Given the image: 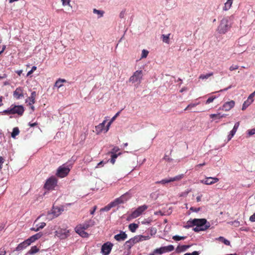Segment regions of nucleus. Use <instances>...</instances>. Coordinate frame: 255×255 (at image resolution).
<instances>
[{"label":"nucleus","mask_w":255,"mask_h":255,"mask_svg":"<svg viewBox=\"0 0 255 255\" xmlns=\"http://www.w3.org/2000/svg\"><path fill=\"white\" fill-rule=\"evenodd\" d=\"M207 220L205 219H194L187 221L184 227L186 229L196 226L193 228V231L198 232L201 231H205L210 227V224L207 225Z\"/></svg>","instance_id":"nucleus-1"},{"label":"nucleus","mask_w":255,"mask_h":255,"mask_svg":"<svg viewBox=\"0 0 255 255\" xmlns=\"http://www.w3.org/2000/svg\"><path fill=\"white\" fill-rule=\"evenodd\" d=\"M24 111V109L22 106L11 105L10 108L4 110L2 113L7 115L17 114L19 116H22Z\"/></svg>","instance_id":"nucleus-2"},{"label":"nucleus","mask_w":255,"mask_h":255,"mask_svg":"<svg viewBox=\"0 0 255 255\" xmlns=\"http://www.w3.org/2000/svg\"><path fill=\"white\" fill-rule=\"evenodd\" d=\"M231 27V25L229 24L228 18L224 17L220 21L217 30L220 34H225L230 29Z\"/></svg>","instance_id":"nucleus-3"},{"label":"nucleus","mask_w":255,"mask_h":255,"mask_svg":"<svg viewBox=\"0 0 255 255\" xmlns=\"http://www.w3.org/2000/svg\"><path fill=\"white\" fill-rule=\"evenodd\" d=\"M130 197L131 195L129 192H127L120 197L115 199L113 202H111V203L114 207H115L119 204H121L126 202L130 198Z\"/></svg>","instance_id":"nucleus-4"},{"label":"nucleus","mask_w":255,"mask_h":255,"mask_svg":"<svg viewBox=\"0 0 255 255\" xmlns=\"http://www.w3.org/2000/svg\"><path fill=\"white\" fill-rule=\"evenodd\" d=\"M57 184V179L54 176L47 179L44 185V188L47 190H54Z\"/></svg>","instance_id":"nucleus-5"},{"label":"nucleus","mask_w":255,"mask_h":255,"mask_svg":"<svg viewBox=\"0 0 255 255\" xmlns=\"http://www.w3.org/2000/svg\"><path fill=\"white\" fill-rule=\"evenodd\" d=\"M143 72L142 70H137L134 72L133 75L129 78V82L132 83H140L142 79Z\"/></svg>","instance_id":"nucleus-6"},{"label":"nucleus","mask_w":255,"mask_h":255,"mask_svg":"<svg viewBox=\"0 0 255 255\" xmlns=\"http://www.w3.org/2000/svg\"><path fill=\"white\" fill-rule=\"evenodd\" d=\"M70 169L69 167L65 166L64 165L58 167L56 175L60 178L66 177L69 173Z\"/></svg>","instance_id":"nucleus-7"},{"label":"nucleus","mask_w":255,"mask_h":255,"mask_svg":"<svg viewBox=\"0 0 255 255\" xmlns=\"http://www.w3.org/2000/svg\"><path fill=\"white\" fill-rule=\"evenodd\" d=\"M113 244L110 242L104 244L101 248V253L103 255H108L111 252Z\"/></svg>","instance_id":"nucleus-8"},{"label":"nucleus","mask_w":255,"mask_h":255,"mask_svg":"<svg viewBox=\"0 0 255 255\" xmlns=\"http://www.w3.org/2000/svg\"><path fill=\"white\" fill-rule=\"evenodd\" d=\"M174 247L173 245H169L167 246L162 247L160 248L156 249L154 250V253H157L158 255H162L163 253L169 252L173 251Z\"/></svg>","instance_id":"nucleus-9"},{"label":"nucleus","mask_w":255,"mask_h":255,"mask_svg":"<svg viewBox=\"0 0 255 255\" xmlns=\"http://www.w3.org/2000/svg\"><path fill=\"white\" fill-rule=\"evenodd\" d=\"M147 209V206L144 205L138 207L131 214V217L136 218L139 216L144 211Z\"/></svg>","instance_id":"nucleus-10"},{"label":"nucleus","mask_w":255,"mask_h":255,"mask_svg":"<svg viewBox=\"0 0 255 255\" xmlns=\"http://www.w3.org/2000/svg\"><path fill=\"white\" fill-rule=\"evenodd\" d=\"M183 177V175H178L174 177H171L169 179H164L160 181L157 182V183H160L162 184H165L171 182H174L175 181H179Z\"/></svg>","instance_id":"nucleus-11"},{"label":"nucleus","mask_w":255,"mask_h":255,"mask_svg":"<svg viewBox=\"0 0 255 255\" xmlns=\"http://www.w3.org/2000/svg\"><path fill=\"white\" fill-rule=\"evenodd\" d=\"M235 105V102L233 100H231L229 102H226L222 107H220L219 110L224 111L226 112L230 111L232 109Z\"/></svg>","instance_id":"nucleus-12"},{"label":"nucleus","mask_w":255,"mask_h":255,"mask_svg":"<svg viewBox=\"0 0 255 255\" xmlns=\"http://www.w3.org/2000/svg\"><path fill=\"white\" fill-rule=\"evenodd\" d=\"M107 120H105L102 123L100 124L98 126L95 127V131L97 134H99L104 131V132H107L106 131V127H105V124L107 123Z\"/></svg>","instance_id":"nucleus-13"},{"label":"nucleus","mask_w":255,"mask_h":255,"mask_svg":"<svg viewBox=\"0 0 255 255\" xmlns=\"http://www.w3.org/2000/svg\"><path fill=\"white\" fill-rule=\"evenodd\" d=\"M55 233L56 236L61 239H64L67 237L69 232L66 229H59Z\"/></svg>","instance_id":"nucleus-14"},{"label":"nucleus","mask_w":255,"mask_h":255,"mask_svg":"<svg viewBox=\"0 0 255 255\" xmlns=\"http://www.w3.org/2000/svg\"><path fill=\"white\" fill-rule=\"evenodd\" d=\"M95 225V221L92 220H89L86 221L83 224H80L78 227L87 230L88 228L93 226Z\"/></svg>","instance_id":"nucleus-15"},{"label":"nucleus","mask_w":255,"mask_h":255,"mask_svg":"<svg viewBox=\"0 0 255 255\" xmlns=\"http://www.w3.org/2000/svg\"><path fill=\"white\" fill-rule=\"evenodd\" d=\"M13 96L16 99H19L23 97V92L22 88H17L13 92Z\"/></svg>","instance_id":"nucleus-16"},{"label":"nucleus","mask_w":255,"mask_h":255,"mask_svg":"<svg viewBox=\"0 0 255 255\" xmlns=\"http://www.w3.org/2000/svg\"><path fill=\"white\" fill-rule=\"evenodd\" d=\"M219 180V178L216 177H207L202 182L206 185H212L217 182Z\"/></svg>","instance_id":"nucleus-17"},{"label":"nucleus","mask_w":255,"mask_h":255,"mask_svg":"<svg viewBox=\"0 0 255 255\" xmlns=\"http://www.w3.org/2000/svg\"><path fill=\"white\" fill-rule=\"evenodd\" d=\"M63 210V207H53L51 214L53 215V217H57L61 214Z\"/></svg>","instance_id":"nucleus-18"},{"label":"nucleus","mask_w":255,"mask_h":255,"mask_svg":"<svg viewBox=\"0 0 255 255\" xmlns=\"http://www.w3.org/2000/svg\"><path fill=\"white\" fill-rule=\"evenodd\" d=\"M128 237L125 232L121 231L120 234L114 236V239L119 242L125 241Z\"/></svg>","instance_id":"nucleus-19"},{"label":"nucleus","mask_w":255,"mask_h":255,"mask_svg":"<svg viewBox=\"0 0 255 255\" xmlns=\"http://www.w3.org/2000/svg\"><path fill=\"white\" fill-rule=\"evenodd\" d=\"M239 126H240L239 122L236 123L235 124L233 129L230 131V133L229 135H228V140H231V138L234 136V135L236 133V132L239 128Z\"/></svg>","instance_id":"nucleus-20"},{"label":"nucleus","mask_w":255,"mask_h":255,"mask_svg":"<svg viewBox=\"0 0 255 255\" xmlns=\"http://www.w3.org/2000/svg\"><path fill=\"white\" fill-rule=\"evenodd\" d=\"M85 230L78 226L76 228V231L79 235L83 238H87L89 236V234L85 232Z\"/></svg>","instance_id":"nucleus-21"},{"label":"nucleus","mask_w":255,"mask_h":255,"mask_svg":"<svg viewBox=\"0 0 255 255\" xmlns=\"http://www.w3.org/2000/svg\"><path fill=\"white\" fill-rule=\"evenodd\" d=\"M29 245L26 241V240L24 241L23 242L20 243L16 248L15 250L16 251H20L26 248Z\"/></svg>","instance_id":"nucleus-22"},{"label":"nucleus","mask_w":255,"mask_h":255,"mask_svg":"<svg viewBox=\"0 0 255 255\" xmlns=\"http://www.w3.org/2000/svg\"><path fill=\"white\" fill-rule=\"evenodd\" d=\"M37 94L35 91H33L31 93V95L28 97V99L29 100V105H33L35 103V98Z\"/></svg>","instance_id":"nucleus-23"},{"label":"nucleus","mask_w":255,"mask_h":255,"mask_svg":"<svg viewBox=\"0 0 255 255\" xmlns=\"http://www.w3.org/2000/svg\"><path fill=\"white\" fill-rule=\"evenodd\" d=\"M190 247H191V245L178 246L176 249V251L177 253H181L182 252H184L187 249L189 248Z\"/></svg>","instance_id":"nucleus-24"},{"label":"nucleus","mask_w":255,"mask_h":255,"mask_svg":"<svg viewBox=\"0 0 255 255\" xmlns=\"http://www.w3.org/2000/svg\"><path fill=\"white\" fill-rule=\"evenodd\" d=\"M109 154H111V160L110 162L113 164H114L116 162V158L118 157V156L121 155L122 154L121 152H119L118 153H109Z\"/></svg>","instance_id":"nucleus-25"},{"label":"nucleus","mask_w":255,"mask_h":255,"mask_svg":"<svg viewBox=\"0 0 255 255\" xmlns=\"http://www.w3.org/2000/svg\"><path fill=\"white\" fill-rule=\"evenodd\" d=\"M39 218V217L35 221L34 224L36 227V229L35 230L39 231L40 229H43L45 226L46 224L44 222H41L39 224H36L38 219Z\"/></svg>","instance_id":"nucleus-26"},{"label":"nucleus","mask_w":255,"mask_h":255,"mask_svg":"<svg viewBox=\"0 0 255 255\" xmlns=\"http://www.w3.org/2000/svg\"><path fill=\"white\" fill-rule=\"evenodd\" d=\"M39 251V249L36 246H32L30 250L27 252V254L29 255H33Z\"/></svg>","instance_id":"nucleus-27"},{"label":"nucleus","mask_w":255,"mask_h":255,"mask_svg":"<svg viewBox=\"0 0 255 255\" xmlns=\"http://www.w3.org/2000/svg\"><path fill=\"white\" fill-rule=\"evenodd\" d=\"M65 82H66V80L63 79H59L56 81L54 86L59 88L63 86V83Z\"/></svg>","instance_id":"nucleus-28"},{"label":"nucleus","mask_w":255,"mask_h":255,"mask_svg":"<svg viewBox=\"0 0 255 255\" xmlns=\"http://www.w3.org/2000/svg\"><path fill=\"white\" fill-rule=\"evenodd\" d=\"M233 2V0H228L227 2L225 3V5L223 7V10L225 11L229 10L232 6Z\"/></svg>","instance_id":"nucleus-29"},{"label":"nucleus","mask_w":255,"mask_h":255,"mask_svg":"<svg viewBox=\"0 0 255 255\" xmlns=\"http://www.w3.org/2000/svg\"><path fill=\"white\" fill-rule=\"evenodd\" d=\"M138 227V225L135 223H131L128 226L129 230L132 233L135 232Z\"/></svg>","instance_id":"nucleus-30"},{"label":"nucleus","mask_w":255,"mask_h":255,"mask_svg":"<svg viewBox=\"0 0 255 255\" xmlns=\"http://www.w3.org/2000/svg\"><path fill=\"white\" fill-rule=\"evenodd\" d=\"M226 116V114L221 115L220 113H218L216 114H211L210 115V117L211 118H215L217 119H220L221 118H224Z\"/></svg>","instance_id":"nucleus-31"},{"label":"nucleus","mask_w":255,"mask_h":255,"mask_svg":"<svg viewBox=\"0 0 255 255\" xmlns=\"http://www.w3.org/2000/svg\"><path fill=\"white\" fill-rule=\"evenodd\" d=\"M119 113H117L116 115L113 117L112 119L109 121L108 123V124L106 126V131H108L110 127L111 126L112 123L113 122V121L115 120L116 118L118 116Z\"/></svg>","instance_id":"nucleus-32"},{"label":"nucleus","mask_w":255,"mask_h":255,"mask_svg":"<svg viewBox=\"0 0 255 255\" xmlns=\"http://www.w3.org/2000/svg\"><path fill=\"white\" fill-rule=\"evenodd\" d=\"M213 75V72H211V73H208L206 75H204V74H201L199 76V79H202V80H204V79H208V78H209L210 77L212 76Z\"/></svg>","instance_id":"nucleus-33"},{"label":"nucleus","mask_w":255,"mask_h":255,"mask_svg":"<svg viewBox=\"0 0 255 255\" xmlns=\"http://www.w3.org/2000/svg\"><path fill=\"white\" fill-rule=\"evenodd\" d=\"M19 133V129L17 127H15L13 128L12 132L11 133V137L13 138H15L16 135H17Z\"/></svg>","instance_id":"nucleus-34"},{"label":"nucleus","mask_w":255,"mask_h":255,"mask_svg":"<svg viewBox=\"0 0 255 255\" xmlns=\"http://www.w3.org/2000/svg\"><path fill=\"white\" fill-rule=\"evenodd\" d=\"M114 206L112 205V203L111 202L109 204H108L107 206L104 207V208H102L101 209V211H109L112 208H113Z\"/></svg>","instance_id":"nucleus-35"},{"label":"nucleus","mask_w":255,"mask_h":255,"mask_svg":"<svg viewBox=\"0 0 255 255\" xmlns=\"http://www.w3.org/2000/svg\"><path fill=\"white\" fill-rule=\"evenodd\" d=\"M218 240L224 243L226 245H227V246H229L230 245V242L229 241L226 240V239H225L224 237H220L219 238H218Z\"/></svg>","instance_id":"nucleus-36"},{"label":"nucleus","mask_w":255,"mask_h":255,"mask_svg":"<svg viewBox=\"0 0 255 255\" xmlns=\"http://www.w3.org/2000/svg\"><path fill=\"white\" fill-rule=\"evenodd\" d=\"M129 241H131V243L134 245L135 244L138 243L140 241L139 236L134 237L133 238L129 239Z\"/></svg>","instance_id":"nucleus-37"},{"label":"nucleus","mask_w":255,"mask_h":255,"mask_svg":"<svg viewBox=\"0 0 255 255\" xmlns=\"http://www.w3.org/2000/svg\"><path fill=\"white\" fill-rule=\"evenodd\" d=\"M169 35H170V34H168V35H164V34H163L162 35V37L163 38V41L166 43H169Z\"/></svg>","instance_id":"nucleus-38"},{"label":"nucleus","mask_w":255,"mask_h":255,"mask_svg":"<svg viewBox=\"0 0 255 255\" xmlns=\"http://www.w3.org/2000/svg\"><path fill=\"white\" fill-rule=\"evenodd\" d=\"M93 12L94 13L97 14L99 15V17H101L103 16V14L104 13V11L102 10H98L96 8H94L93 9Z\"/></svg>","instance_id":"nucleus-39"},{"label":"nucleus","mask_w":255,"mask_h":255,"mask_svg":"<svg viewBox=\"0 0 255 255\" xmlns=\"http://www.w3.org/2000/svg\"><path fill=\"white\" fill-rule=\"evenodd\" d=\"M120 149L118 146H114L111 151L109 152V153H118V152H120Z\"/></svg>","instance_id":"nucleus-40"},{"label":"nucleus","mask_w":255,"mask_h":255,"mask_svg":"<svg viewBox=\"0 0 255 255\" xmlns=\"http://www.w3.org/2000/svg\"><path fill=\"white\" fill-rule=\"evenodd\" d=\"M125 246L126 248H127L128 250H130V248L133 246V245L131 243V241H127L125 244Z\"/></svg>","instance_id":"nucleus-41"},{"label":"nucleus","mask_w":255,"mask_h":255,"mask_svg":"<svg viewBox=\"0 0 255 255\" xmlns=\"http://www.w3.org/2000/svg\"><path fill=\"white\" fill-rule=\"evenodd\" d=\"M199 104V103H194V104H189V105L187 106V107L184 109V111L190 110L192 108L197 106Z\"/></svg>","instance_id":"nucleus-42"},{"label":"nucleus","mask_w":255,"mask_h":255,"mask_svg":"<svg viewBox=\"0 0 255 255\" xmlns=\"http://www.w3.org/2000/svg\"><path fill=\"white\" fill-rule=\"evenodd\" d=\"M36 241L33 236H31L30 238L26 240V241L28 244L29 246L31 245V243L34 242Z\"/></svg>","instance_id":"nucleus-43"},{"label":"nucleus","mask_w":255,"mask_h":255,"mask_svg":"<svg viewBox=\"0 0 255 255\" xmlns=\"http://www.w3.org/2000/svg\"><path fill=\"white\" fill-rule=\"evenodd\" d=\"M186 238L185 237H180L179 236H174L173 237L172 239L176 241H179L182 240H184Z\"/></svg>","instance_id":"nucleus-44"},{"label":"nucleus","mask_w":255,"mask_h":255,"mask_svg":"<svg viewBox=\"0 0 255 255\" xmlns=\"http://www.w3.org/2000/svg\"><path fill=\"white\" fill-rule=\"evenodd\" d=\"M148 54V51L147 50H145V49L142 50L141 58H146Z\"/></svg>","instance_id":"nucleus-45"},{"label":"nucleus","mask_w":255,"mask_h":255,"mask_svg":"<svg viewBox=\"0 0 255 255\" xmlns=\"http://www.w3.org/2000/svg\"><path fill=\"white\" fill-rule=\"evenodd\" d=\"M61 1L62 2V5L63 6L68 5L69 6H70L71 7H72V6L70 4V0H61Z\"/></svg>","instance_id":"nucleus-46"},{"label":"nucleus","mask_w":255,"mask_h":255,"mask_svg":"<svg viewBox=\"0 0 255 255\" xmlns=\"http://www.w3.org/2000/svg\"><path fill=\"white\" fill-rule=\"evenodd\" d=\"M42 235H43V234L41 232H39L38 233H37V234L33 235V236L36 241V240H38L39 239H40L42 236Z\"/></svg>","instance_id":"nucleus-47"},{"label":"nucleus","mask_w":255,"mask_h":255,"mask_svg":"<svg viewBox=\"0 0 255 255\" xmlns=\"http://www.w3.org/2000/svg\"><path fill=\"white\" fill-rule=\"evenodd\" d=\"M139 237L140 241L149 240L150 238V237L149 236H139Z\"/></svg>","instance_id":"nucleus-48"},{"label":"nucleus","mask_w":255,"mask_h":255,"mask_svg":"<svg viewBox=\"0 0 255 255\" xmlns=\"http://www.w3.org/2000/svg\"><path fill=\"white\" fill-rule=\"evenodd\" d=\"M37 69V67L36 66H33L29 71L28 72L27 74V76H30L34 71H35Z\"/></svg>","instance_id":"nucleus-49"},{"label":"nucleus","mask_w":255,"mask_h":255,"mask_svg":"<svg viewBox=\"0 0 255 255\" xmlns=\"http://www.w3.org/2000/svg\"><path fill=\"white\" fill-rule=\"evenodd\" d=\"M239 68V66L237 65H233L230 66L229 70L231 71L237 70Z\"/></svg>","instance_id":"nucleus-50"},{"label":"nucleus","mask_w":255,"mask_h":255,"mask_svg":"<svg viewBox=\"0 0 255 255\" xmlns=\"http://www.w3.org/2000/svg\"><path fill=\"white\" fill-rule=\"evenodd\" d=\"M215 99V97H209L207 100L206 101V104H208L211 102H212Z\"/></svg>","instance_id":"nucleus-51"},{"label":"nucleus","mask_w":255,"mask_h":255,"mask_svg":"<svg viewBox=\"0 0 255 255\" xmlns=\"http://www.w3.org/2000/svg\"><path fill=\"white\" fill-rule=\"evenodd\" d=\"M199 253L197 251H194L192 253H187L185 254L184 255H199Z\"/></svg>","instance_id":"nucleus-52"},{"label":"nucleus","mask_w":255,"mask_h":255,"mask_svg":"<svg viewBox=\"0 0 255 255\" xmlns=\"http://www.w3.org/2000/svg\"><path fill=\"white\" fill-rule=\"evenodd\" d=\"M248 131L249 135H252L255 134V128L249 130Z\"/></svg>","instance_id":"nucleus-53"},{"label":"nucleus","mask_w":255,"mask_h":255,"mask_svg":"<svg viewBox=\"0 0 255 255\" xmlns=\"http://www.w3.org/2000/svg\"><path fill=\"white\" fill-rule=\"evenodd\" d=\"M4 161V158L2 156H0V170L2 168V165Z\"/></svg>","instance_id":"nucleus-54"},{"label":"nucleus","mask_w":255,"mask_h":255,"mask_svg":"<svg viewBox=\"0 0 255 255\" xmlns=\"http://www.w3.org/2000/svg\"><path fill=\"white\" fill-rule=\"evenodd\" d=\"M150 235L151 236L155 235L156 233V230L155 228H151L150 230Z\"/></svg>","instance_id":"nucleus-55"},{"label":"nucleus","mask_w":255,"mask_h":255,"mask_svg":"<svg viewBox=\"0 0 255 255\" xmlns=\"http://www.w3.org/2000/svg\"><path fill=\"white\" fill-rule=\"evenodd\" d=\"M250 221L252 222H255V213L250 217Z\"/></svg>","instance_id":"nucleus-56"},{"label":"nucleus","mask_w":255,"mask_h":255,"mask_svg":"<svg viewBox=\"0 0 255 255\" xmlns=\"http://www.w3.org/2000/svg\"><path fill=\"white\" fill-rule=\"evenodd\" d=\"M190 210L192 211L193 212H197L200 210V208H194L193 207H191L190 209Z\"/></svg>","instance_id":"nucleus-57"},{"label":"nucleus","mask_w":255,"mask_h":255,"mask_svg":"<svg viewBox=\"0 0 255 255\" xmlns=\"http://www.w3.org/2000/svg\"><path fill=\"white\" fill-rule=\"evenodd\" d=\"M97 209V206H94L93 209L90 211V214L91 215H93L95 212V211Z\"/></svg>","instance_id":"nucleus-58"},{"label":"nucleus","mask_w":255,"mask_h":255,"mask_svg":"<svg viewBox=\"0 0 255 255\" xmlns=\"http://www.w3.org/2000/svg\"><path fill=\"white\" fill-rule=\"evenodd\" d=\"M205 165H206V163L205 162H204L203 163L199 164H198V165L195 166V168L197 169V168L198 167H201V166Z\"/></svg>","instance_id":"nucleus-59"},{"label":"nucleus","mask_w":255,"mask_h":255,"mask_svg":"<svg viewBox=\"0 0 255 255\" xmlns=\"http://www.w3.org/2000/svg\"><path fill=\"white\" fill-rule=\"evenodd\" d=\"M255 95V91L249 96L248 99L249 100V99H252Z\"/></svg>","instance_id":"nucleus-60"},{"label":"nucleus","mask_w":255,"mask_h":255,"mask_svg":"<svg viewBox=\"0 0 255 255\" xmlns=\"http://www.w3.org/2000/svg\"><path fill=\"white\" fill-rule=\"evenodd\" d=\"M37 125V123H29V126L31 127H33L34 126H36Z\"/></svg>","instance_id":"nucleus-61"},{"label":"nucleus","mask_w":255,"mask_h":255,"mask_svg":"<svg viewBox=\"0 0 255 255\" xmlns=\"http://www.w3.org/2000/svg\"><path fill=\"white\" fill-rule=\"evenodd\" d=\"M3 99V97L2 96L0 97V107L3 105V103L2 101Z\"/></svg>","instance_id":"nucleus-62"},{"label":"nucleus","mask_w":255,"mask_h":255,"mask_svg":"<svg viewBox=\"0 0 255 255\" xmlns=\"http://www.w3.org/2000/svg\"><path fill=\"white\" fill-rule=\"evenodd\" d=\"M104 164V162H103V161H101V162H100L98 164V165H97V167H100V166H103Z\"/></svg>","instance_id":"nucleus-63"},{"label":"nucleus","mask_w":255,"mask_h":255,"mask_svg":"<svg viewBox=\"0 0 255 255\" xmlns=\"http://www.w3.org/2000/svg\"><path fill=\"white\" fill-rule=\"evenodd\" d=\"M201 197H202V195H200V196H198L196 198V200L197 202H200L201 201Z\"/></svg>","instance_id":"nucleus-64"}]
</instances>
